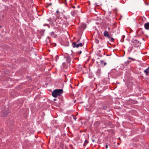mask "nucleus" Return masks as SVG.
I'll use <instances>...</instances> for the list:
<instances>
[{
  "instance_id": "19",
  "label": "nucleus",
  "mask_w": 149,
  "mask_h": 149,
  "mask_svg": "<svg viewBox=\"0 0 149 149\" xmlns=\"http://www.w3.org/2000/svg\"><path fill=\"white\" fill-rule=\"evenodd\" d=\"M100 63L102 65H103L104 63V61L103 60H101Z\"/></svg>"
},
{
  "instance_id": "11",
  "label": "nucleus",
  "mask_w": 149,
  "mask_h": 149,
  "mask_svg": "<svg viewBox=\"0 0 149 149\" xmlns=\"http://www.w3.org/2000/svg\"><path fill=\"white\" fill-rule=\"evenodd\" d=\"M131 62V61H130L129 60H127V61L125 62L124 63L125 65H128Z\"/></svg>"
},
{
  "instance_id": "21",
  "label": "nucleus",
  "mask_w": 149,
  "mask_h": 149,
  "mask_svg": "<svg viewBox=\"0 0 149 149\" xmlns=\"http://www.w3.org/2000/svg\"><path fill=\"white\" fill-rule=\"evenodd\" d=\"M80 38L79 39H78V40H77L76 42V43H78L79 42V41H80Z\"/></svg>"
},
{
  "instance_id": "32",
  "label": "nucleus",
  "mask_w": 149,
  "mask_h": 149,
  "mask_svg": "<svg viewBox=\"0 0 149 149\" xmlns=\"http://www.w3.org/2000/svg\"><path fill=\"white\" fill-rule=\"evenodd\" d=\"M56 100V99H54V101H55Z\"/></svg>"
},
{
  "instance_id": "31",
  "label": "nucleus",
  "mask_w": 149,
  "mask_h": 149,
  "mask_svg": "<svg viewBox=\"0 0 149 149\" xmlns=\"http://www.w3.org/2000/svg\"><path fill=\"white\" fill-rule=\"evenodd\" d=\"M80 6H77V8H80Z\"/></svg>"
},
{
  "instance_id": "6",
  "label": "nucleus",
  "mask_w": 149,
  "mask_h": 149,
  "mask_svg": "<svg viewBox=\"0 0 149 149\" xmlns=\"http://www.w3.org/2000/svg\"><path fill=\"white\" fill-rule=\"evenodd\" d=\"M64 58H66V61L67 63H70L71 61V57L69 56H65Z\"/></svg>"
},
{
  "instance_id": "33",
  "label": "nucleus",
  "mask_w": 149,
  "mask_h": 149,
  "mask_svg": "<svg viewBox=\"0 0 149 149\" xmlns=\"http://www.w3.org/2000/svg\"><path fill=\"white\" fill-rule=\"evenodd\" d=\"M74 119L75 120H76V118H74Z\"/></svg>"
},
{
  "instance_id": "10",
  "label": "nucleus",
  "mask_w": 149,
  "mask_h": 149,
  "mask_svg": "<svg viewBox=\"0 0 149 149\" xmlns=\"http://www.w3.org/2000/svg\"><path fill=\"white\" fill-rule=\"evenodd\" d=\"M94 125L96 127H97L99 126L100 123L99 121H96Z\"/></svg>"
},
{
  "instance_id": "26",
  "label": "nucleus",
  "mask_w": 149,
  "mask_h": 149,
  "mask_svg": "<svg viewBox=\"0 0 149 149\" xmlns=\"http://www.w3.org/2000/svg\"><path fill=\"white\" fill-rule=\"evenodd\" d=\"M107 108V107H106H106H104L103 108V109H105V110Z\"/></svg>"
},
{
  "instance_id": "22",
  "label": "nucleus",
  "mask_w": 149,
  "mask_h": 149,
  "mask_svg": "<svg viewBox=\"0 0 149 149\" xmlns=\"http://www.w3.org/2000/svg\"><path fill=\"white\" fill-rule=\"evenodd\" d=\"M56 13H59V11L58 10H57L56 11Z\"/></svg>"
},
{
  "instance_id": "25",
  "label": "nucleus",
  "mask_w": 149,
  "mask_h": 149,
  "mask_svg": "<svg viewBox=\"0 0 149 149\" xmlns=\"http://www.w3.org/2000/svg\"><path fill=\"white\" fill-rule=\"evenodd\" d=\"M106 64H107V63L106 62L104 63V66H105Z\"/></svg>"
},
{
  "instance_id": "8",
  "label": "nucleus",
  "mask_w": 149,
  "mask_h": 149,
  "mask_svg": "<svg viewBox=\"0 0 149 149\" xmlns=\"http://www.w3.org/2000/svg\"><path fill=\"white\" fill-rule=\"evenodd\" d=\"M144 27L146 30H149V22H147L144 24Z\"/></svg>"
},
{
  "instance_id": "27",
  "label": "nucleus",
  "mask_w": 149,
  "mask_h": 149,
  "mask_svg": "<svg viewBox=\"0 0 149 149\" xmlns=\"http://www.w3.org/2000/svg\"><path fill=\"white\" fill-rule=\"evenodd\" d=\"M52 5V3H49V6H50V5Z\"/></svg>"
},
{
  "instance_id": "13",
  "label": "nucleus",
  "mask_w": 149,
  "mask_h": 149,
  "mask_svg": "<svg viewBox=\"0 0 149 149\" xmlns=\"http://www.w3.org/2000/svg\"><path fill=\"white\" fill-rule=\"evenodd\" d=\"M55 33L54 32H52L50 33V35L52 37H54Z\"/></svg>"
},
{
  "instance_id": "34",
  "label": "nucleus",
  "mask_w": 149,
  "mask_h": 149,
  "mask_svg": "<svg viewBox=\"0 0 149 149\" xmlns=\"http://www.w3.org/2000/svg\"><path fill=\"white\" fill-rule=\"evenodd\" d=\"M139 31H138V33H139Z\"/></svg>"
},
{
  "instance_id": "16",
  "label": "nucleus",
  "mask_w": 149,
  "mask_h": 149,
  "mask_svg": "<svg viewBox=\"0 0 149 149\" xmlns=\"http://www.w3.org/2000/svg\"><path fill=\"white\" fill-rule=\"evenodd\" d=\"M44 26H48V27H49V28L50 27V26H49V25L48 24H44Z\"/></svg>"
},
{
  "instance_id": "23",
  "label": "nucleus",
  "mask_w": 149,
  "mask_h": 149,
  "mask_svg": "<svg viewBox=\"0 0 149 149\" xmlns=\"http://www.w3.org/2000/svg\"><path fill=\"white\" fill-rule=\"evenodd\" d=\"M105 147L106 149L107 148H108V146L107 144L106 145H105Z\"/></svg>"
},
{
  "instance_id": "15",
  "label": "nucleus",
  "mask_w": 149,
  "mask_h": 149,
  "mask_svg": "<svg viewBox=\"0 0 149 149\" xmlns=\"http://www.w3.org/2000/svg\"><path fill=\"white\" fill-rule=\"evenodd\" d=\"M88 143V141H87V140H85V141L84 143V144H83V146H85V145H86L85 144H87V143Z\"/></svg>"
},
{
  "instance_id": "18",
  "label": "nucleus",
  "mask_w": 149,
  "mask_h": 149,
  "mask_svg": "<svg viewBox=\"0 0 149 149\" xmlns=\"http://www.w3.org/2000/svg\"><path fill=\"white\" fill-rule=\"evenodd\" d=\"M111 40L110 41L111 42H113L114 40V39L113 38H110Z\"/></svg>"
},
{
  "instance_id": "1",
  "label": "nucleus",
  "mask_w": 149,
  "mask_h": 149,
  "mask_svg": "<svg viewBox=\"0 0 149 149\" xmlns=\"http://www.w3.org/2000/svg\"><path fill=\"white\" fill-rule=\"evenodd\" d=\"M56 18H54L53 17V18H50L49 19H47V20L50 22V25L52 26H54L55 25H57L58 24L60 23L57 22V20H58V17L57 16H56Z\"/></svg>"
},
{
  "instance_id": "24",
  "label": "nucleus",
  "mask_w": 149,
  "mask_h": 149,
  "mask_svg": "<svg viewBox=\"0 0 149 149\" xmlns=\"http://www.w3.org/2000/svg\"><path fill=\"white\" fill-rule=\"evenodd\" d=\"M72 7L73 8H75V6H72Z\"/></svg>"
},
{
  "instance_id": "12",
  "label": "nucleus",
  "mask_w": 149,
  "mask_h": 149,
  "mask_svg": "<svg viewBox=\"0 0 149 149\" xmlns=\"http://www.w3.org/2000/svg\"><path fill=\"white\" fill-rule=\"evenodd\" d=\"M133 47L132 46L130 47H129L128 49V51L130 52H131L132 49Z\"/></svg>"
},
{
  "instance_id": "35",
  "label": "nucleus",
  "mask_w": 149,
  "mask_h": 149,
  "mask_svg": "<svg viewBox=\"0 0 149 149\" xmlns=\"http://www.w3.org/2000/svg\"><path fill=\"white\" fill-rule=\"evenodd\" d=\"M70 86H71V87L72 88V86H71V85H70Z\"/></svg>"
},
{
  "instance_id": "7",
  "label": "nucleus",
  "mask_w": 149,
  "mask_h": 149,
  "mask_svg": "<svg viewBox=\"0 0 149 149\" xmlns=\"http://www.w3.org/2000/svg\"><path fill=\"white\" fill-rule=\"evenodd\" d=\"M144 72L145 73L146 75L149 76V66L144 70Z\"/></svg>"
},
{
  "instance_id": "2",
  "label": "nucleus",
  "mask_w": 149,
  "mask_h": 149,
  "mask_svg": "<svg viewBox=\"0 0 149 149\" xmlns=\"http://www.w3.org/2000/svg\"><path fill=\"white\" fill-rule=\"evenodd\" d=\"M63 93L62 89H56L54 90L52 93V96L54 97L60 96Z\"/></svg>"
},
{
  "instance_id": "14",
  "label": "nucleus",
  "mask_w": 149,
  "mask_h": 149,
  "mask_svg": "<svg viewBox=\"0 0 149 149\" xmlns=\"http://www.w3.org/2000/svg\"><path fill=\"white\" fill-rule=\"evenodd\" d=\"M95 42L96 43H97V44H98L99 43V40L97 39H95Z\"/></svg>"
},
{
  "instance_id": "17",
  "label": "nucleus",
  "mask_w": 149,
  "mask_h": 149,
  "mask_svg": "<svg viewBox=\"0 0 149 149\" xmlns=\"http://www.w3.org/2000/svg\"><path fill=\"white\" fill-rule=\"evenodd\" d=\"M128 59H131L133 61H134L135 60V59H134L133 58H131V57H129L128 58Z\"/></svg>"
},
{
  "instance_id": "3",
  "label": "nucleus",
  "mask_w": 149,
  "mask_h": 149,
  "mask_svg": "<svg viewBox=\"0 0 149 149\" xmlns=\"http://www.w3.org/2000/svg\"><path fill=\"white\" fill-rule=\"evenodd\" d=\"M132 42L133 43V44L134 45L135 47H137L140 45L141 43L139 42L136 39L133 40Z\"/></svg>"
},
{
  "instance_id": "29",
  "label": "nucleus",
  "mask_w": 149,
  "mask_h": 149,
  "mask_svg": "<svg viewBox=\"0 0 149 149\" xmlns=\"http://www.w3.org/2000/svg\"><path fill=\"white\" fill-rule=\"evenodd\" d=\"M108 30H110V27H108Z\"/></svg>"
},
{
  "instance_id": "28",
  "label": "nucleus",
  "mask_w": 149,
  "mask_h": 149,
  "mask_svg": "<svg viewBox=\"0 0 149 149\" xmlns=\"http://www.w3.org/2000/svg\"><path fill=\"white\" fill-rule=\"evenodd\" d=\"M81 53V51H80L79 52V54H80Z\"/></svg>"
},
{
  "instance_id": "20",
  "label": "nucleus",
  "mask_w": 149,
  "mask_h": 149,
  "mask_svg": "<svg viewBox=\"0 0 149 149\" xmlns=\"http://www.w3.org/2000/svg\"><path fill=\"white\" fill-rule=\"evenodd\" d=\"M59 18H58V20H57V22H58V23H59L60 22V24H58L57 25H58V26H59L58 25V24H61V22H59Z\"/></svg>"
},
{
  "instance_id": "5",
  "label": "nucleus",
  "mask_w": 149,
  "mask_h": 149,
  "mask_svg": "<svg viewBox=\"0 0 149 149\" xmlns=\"http://www.w3.org/2000/svg\"><path fill=\"white\" fill-rule=\"evenodd\" d=\"M103 35L104 36L107 37L109 39H110L111 38L109 32L107 31H105L104 32Z\"/></svg>"
},
{
  "instance_id": "4",
  "label": "nucleus",
  "mask_w": 149,
  "mask_h": 149,
  "mask_svg": "<svg viewBox=\"0 0 149 149\" xmlns=\"http://www.w3.org/2000/svg\"><path fill=\"white\" fill-rule=\"evenodd\" d=\"M83 45V44L81 43L78 44H76V42H74L72 43V46L73 47L78 48L79 47H82Z\"/></svg>"
},
{
  "instance_id": "30",
  "label": "nucleus",
  "mask_w": 149,
  "mask_h": 149,
  "mask_svg": "<svg viewBox=\"0 0 149 149\" xmlns=\"http://www.w3.org/2000/svg\"><path fill=\"white\" fill-rule=\"evenodd\" d=\"M49 5H48V6H46V8H48L49 7Z\"/></svg>"
},
{
  "instance_id": "9",
  "label": "nucleus",
  "mask_w": 149,
  "mask_h": 149,
  "mask_svg": "<svg viewBox=\"0 0 149 149\" xmlns=\"http://www.w3.org/2000/svg\"><path fill=\"white\" fill-rule=\"evenodd\" d=\"M77 11L74 10L71 11V15L73 17L77 15Z\"/></svg>"
}]
</instances>
